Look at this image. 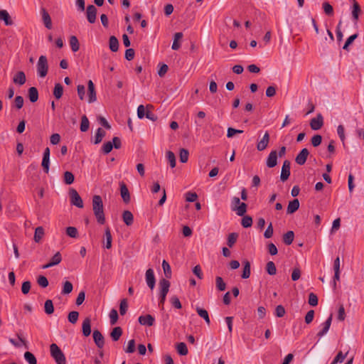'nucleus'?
Here are the masks:
<instances>
[{
	"mask_svg": "<svg viewBox=\"0 0 364 364\" xmlns=\"http://www.w3.org/2000/svg\"><path fill=\"white\" fill-rule=\"evenodd\" d=\"M44 311L48 315L54 312V306L52 300L48 299L46 301L44 304Z\"/></svg>",
	"mask_w": 364,
	"mask_h": 364,
	"instance_id": "nucleus-38",
	"label": "nucleus"
},
{
	"mask_svg": "<svg viewBox=\"0 0 364 364\" xmlns=\"http://www.w3.org/2000/svg\"><path fill=\"white\" fill-rule=\"evenodd\" d=\"M13 81L16 84H18L20 85H23L26 81L25 73L23 71H18L14 76Z\"/></svg>",
	"mask_w": 364,
	"mask_h": 364,
	"instance_id": "nucleus-23",
	"label": "nucleus"
},
{
	"mask_svg": "<svg viewBox=\"0 0 364 364\" xmlns=\"http://www.w3.org/2000/svg\"><path fill=\"white\" fill-rule=\"evenodd\" d=\"M145 278L148 287L151 289H153L155 287L156 279L154 270L152 269L149 268L146 271Z\"/></svg>",
	"mask_w": 364,
	"mask_h": 364,
	"instance_id": "nucleus-9",
	"label": "nucleus"
},
{
	"mask_svg": "<svg viewBox=\"0 0 364 364\" xmlns=\"http://www.w3.org/2000/svg\"><path fill=\"white\" fill-rule=\"evenodd\" d=\"M353 2V6H352V17L355 22V23H357V21H358L359 15L361 14L362 11L360 9V6L359 4L355 0H350Z\"/></svg>",
	"mask_w": 364,
	"mask_h": 364,
	"instance_id": "nucleus-12",
	"label": "nucleus"
},
{
	"mask_svg": "<svg viewBox=\"0 0 364 364\" xmlns=\"http://www.w3.org/2000/svg\"><path fill=\"white\" fill-rule=\"evenodd\" d=\"M299 208V201L298 199H294L288 204L287 213L293 214Z\"/></svg>",
	"mask_w": 364,
	"mask_h": 364,
	"instance_id": "nucleus-22",
	"label": "nucleus"
},
{
	"mask_svg": "<svg viewBox=\"0 0 364 364\" xmlns=\"http://www.w3.org/2000/svg\"><path fill=\"white\" fill-rule=\"evenodd\" d=\"M73 289V284L69 281H65L63 283L62 294H68L72 292Z\"/></svg>",
	"mask_w": 364,
	"mask_h": 364,
	"instance_id": "nucleus-41",
	"label": "nucleus"
},
{
	"mask_svg": "<svg viewBox=\"0 0 364 364\" xmlns=\"http://www.w3.org/2000/svg\"><path fill=\"white\" fill-rule=\"evenodd\" d=\"M196 310L198 313V314L201 317L203 318L205 323L208 324V325H210V318H209V315H208V312L205 310V309H203L199 306H197L196 308Z\"/></svg>",
	"mask_w": 364,
	"mask_h": 364,
	"instance_id": "nucleus-27",
	"label": "nucleus"
},
{
	"mask_svg": "<svg viewBox=\"0 0 364 364\" xmlns=\"http://www.w3.org/2000/svg\"><path fill=\"white\" fill-rule=\"evenodd\" d=\"M41 13L42 15V20L46 28L50 29L52 28V21L48 12L46 10V9L42 8L41 9Z\"/></svg>",
	"mask_w": 364,
	"mask_h": 364,
	"instance_id": "nucleus-16",
	"label": "nucleus"
},
{
	"mask_svg": "<svg viewBox=\"0 0 364 364\" xmlns=\"http://www.w3.org/2000/svg\"><path fill=\"white\" fill-rule=\"evenodd\" d=\"M105 238L106 241L105 247L107 249H110L112 247V237L109 228H107L105 230Z\"/></svg>",
	"mask_w": 364,
	"mask_h": 364,
	"instance_id": "nucleus-34",
	"label": "nucleus"
},
{
	"mask_svg": "<svg viewBox=\"0 0 364 364\" xmlns=\"http://www.w3.org/2000/svg\"><path fill=\"white\" fill-rule=\"evenodd\" d=\"M90 127V122L86 115H83L81 118L80 131L85 132L88 130Z\"/></svg>",
	"mask_w": 364,
	"mask_h": 364,
	"instance_id": "nucleus-39",
	"label": "nucleus"
},
{
	"mask_svg": "<svg viewBox=\"0 0 364 364\" xmlns=\"http://www.w3.org/2000/svg\"><path fill=\"white\" fill-rule=\"evenodd\" d=\"M167 159L170 164L171 168H174L176 166V156L173 152L171 151H168L166 153Z\"/></svg>",
	"mask_w": 364,
	"mask_h": 364,
	"instance_id": "nucleus-51",
	"label": "nucleus"
},
{
	"mask_svg": "<svg viewBox=\"0 0 364 364\" xmlns=\"http://www.w3.org/2000/svg\"><path fill=\"white\" fill-rule=\"evenodd\" d=\"M92 336L95 345L99 348H102L105 346V338L101 332L98 330H94Z\"/></svg>",
	"mask_w": 364,
	"mask_h": 364,
	"instance_id": "nucleus-10",
	"label": "nucleus"
},
{
	"mask_svg": "<svg viewBox=\"0 0 364 364\" xmlns=\"http://www.w3.org/2000/svg\"><path fill=\"white\" fill-rule=\"evenodd\" d=\"M0 20L4 21L6 26H11L14 23L6 10H0Z\"/></svg>",
	"mask_w": 364,
	"mask_h": 364,
	"instance_id": "nucleus-24",
	"label": "nucleus"
},
{
	"mask_svg": "<svg viewBox=\"0 0 364 364\" xmlns=\"http://www.w3.org/2000/svg\"><path fill=\"white\" fill-rule=\"evenodd\" d=\"M162 267L166 277L170 279L171 277V269L169 264L166 260H163Z\"/></svg>",
	"mask_w": 364,
	"mask_h": 364,
	"instance_id": "nucleus-44",
	"label": "nucleus"
},
{
	"mask_svg": "<svg viewBox=\"0 0 364 364\" xmlns=\"http://www.w3.org/2000/svg\"><path fill=\"white\" fill-rule=\"evenodd\" d=\"M216 287L219 291H224L226 288V284L221 277H216L215 278Z\"/></svg>",
	"mask_w": 364,
	"mask_h": 364,
	"instance_id": "nucleus-48",
	"label": "nucleus"
},
{
	"mask_svg": "<svg viewBox=\"0 0 364 364\" xmlns=\"http://www.w3.org/2000/svg\"><path fill=\"white\" fill-rule=\"evenodd\" d=\"M332 317L333 316L332 314H331L329 317L327 318V320L323 323H322V329L317 333V336L318 337H322L326 333H327L331 325Z\"/></svg>",
	"mask_w": 364,
	"mask_h": 364,
	"instance_id": "nucleus-18",
	"label": "nucleus"
},
{
	"mask_svg": "<svg viewBox=\"0 0 364 364\" xmlns=\"http://www.w3.org/2000/svg\"><path fill=\"white\" fill-rule=\"evenodd\" d=\"M92 210L97 223L100 225L105 224V216L104 213L103 202L100 196L95 195L92 197Z\"/></svg>",
	"mask_w": 364,
	"mask_h": 364,
	"instance_id": "nucleus-1",
	"label": "nucleus"
},
{
	"mask_svg": "<svg viewBox=\"0 0 364 364\" xmlns=\"http://www.w3.org/2000/svg\"><path fill=\"white\" fill-rule=\"evenodd\" d=\"M44 235V229L42 226L37 227L35 230L33 240L36 242H39Z\"/></svg>",
	"mask_w": 364,
	"mask_h": 364,
	"instance_id": "nucleus-33",
	"label": "nucleus"
},
{
	"mask_svg": "<svg viewBox=\"0 0 364 364\" xmlns=\"http://www.w3.org/2000/svg\"><path fill=\"white\" fill-rule=\"evenodd\" d=\"M28 97L31 102H36L38 100V91L36 87H31L28 89Z\"/></svg>",
	"mask_w": 364,
	"mask_h": 364,
	"instance_id": "nucleus-29",
	"label": "nucleus"
},
{
	"mask_svg": "<svg viewBox=\"0 0 364 364\" xmlns=\"http://www.w3.org/2000/svg\"><path fill=\"white\" fill-rule=\"evenodd\" d=\"M112 149H113V145H112V141H107L106 143H105L103 144V146L102 147V150L103 153L105 154H107L109 152H111Z\"/></svg>",
	"mask_w": 364,
	"mask_h": 364,
	"instance_id": "nucleus-62",
	"label": "nucleus"
},
{
	"mask_svg": "<svg viewBox=\"0 0 364 364\" xmlns=\"http://www.w3.org/2000/svg\"><path fill=\"white\" fill-rule=\"evenodd\" d=\"M277 164V151L276 150L272 151L266 161V165L268 168H274Z\"/></svg>",
	"mask_w": 364,
	"mask_h": 364,
	"instance_id": "nucleus-13",
	"label": "nucleus"
},
{
	"mask_svg": "<svg viewBox=\"0 0 364 364\" xmlns=\"http://www.w3.org/2000/svg\"><path fill=\"white\" fill-rule=\"evenodd\" d=\"M309 155V150L306 148L302 149L296 156L295 162L300 166L304 165L306 163Z\"/></svg>",
	"mask_w": 364,
	"mask_h": 364,
	"instance_id": "nucleus-8",
	"label": "nucleus"
},
{
	"mask_svg": "<svg viewBox=\"0 0 364 364\" xmlns=\"http://www.w3.org/2000/svg\"><path fill=\"white\" fill-rule=\"evenodd\" d=\"M348 354V352L346 354H343L341 351L338 352L336 356L334 358L333 360L332 361L331 364H336L338 363H342L344 359L346 358V355Z\"/></svg>",
	"mask_w": 364,
	"mask_h": 364,
	"instance_id": "nucleus-57",
	"label": "nucleus"
},
{
	"mask_svg": "<svg viewBox=\"0 0 364 364\" xmlns=\"http://www.w3.org/2000/svg\"><path fill=\"white\" fill-rule=\"evenodd\" d=\"M109 49L112 51V52H117L119 49V41H118V39L114 36H112L109 37Z\"/></svg>",
	"mask_w": 364,
	"mask_h": 364,
	"instance_id": "nucleus-28",
	"label": "nucleus"
},
{
	"mask_svg": "<svg viewBox=\"0 0 364 364\" xmlns=\"http://www.w3.org/2000/svg\"><path fill=\"white\" fill-rule=\"evenodd\" d=\"M69 194L70 196V203L73 205L80 208H83V201L75 189H70L69 191Z\"/></svg>",
	"mask_w": 364,
	"mask_h": 364,
	"instance_id": "nucleus-4",
	"label": "nucleus"
},
{
	"mask_svg": "<svg viewBox=\"0 0 364 364\" xmlns=\"http://www.w3.org/2000/svg\"><path fill=\"white\" fill-rule=\"evenodd\" d=\"M176 349L178 353L181 355H186L188 353L186 343L183 342L177 344Z\"/></svg>",
	"mask_w": 364,
	"mask_h": 364,
	"instance_id": "nucleus-43",
	"label": "nucleus"
},
{
	"mask_svg": "<svg viewBox=\"0 0 364 364\" xmlns=\"http://www.w3.org/2000/svg\"><path fill=\"white\" fill-rule=\"evenodd\" d=\"M286 313L285 309L282 305L277 306L275 309V315L279 317H283Z\"/></svg>",
	"mask_w": 364,
	"mask_h": 364,
	"instance_id": "nucleus-64",
	"label": "nucleus"
},
{
	"mask_svg": "<svg viewBox=\"0 0 364 364\" xmlns=\"http://www.w3.org/2000/svg\"><path fill=\"white\" fill-rule=\"evenodd\" d=\"M294 238V233L293 231L289 230L283 235V242L287 245H290Z\"/></svg>",
	"mask_w": 364,
	"mask_h": 364,
	"instance_id": "nucleus-31",
	"label": "nucleus"
},
{
	"mask_svg": "<svg viewBox=\"0 0 364 364\" xmlns=\"http://www.w3.org/2000/svg\"><path fill=\"white\" fill-rule=\"evenodd\" d=\"M233 210L237 211V214L240 216H243L247 212V205L245 203H242L237 208H232Z\"/></svg>",
	"mask_w": 364,
	"mask_h": 364,
	"instance_id": "nucleus-46",
	"label": "nucleus"
},
{
	"mask_svg": "<svg viewBox=\"0 0 364 364\" xmlns=\"http://www.w3.org/2000/svg\"><path fill=\"white\" fill-rule=\"evenodd\" d=\"M122 220L127 226H130L134 223V215L131 211L124 210L122 213Z\"/></svg>",
	"mask_w": 364,
	"mask_h": 364,
	"instance_id": "nucleus-21",
	"label": "nucleus"
},
{
	"mask_svg": "<svg viewBox=\"0 0 364 364\" xmlns=\"http://www.w3.org/2000/svg\"><path fill=\"white\" fill-rule=\"evenodd\" d=\"M266 270L269 275H275L277 273V268L275 264L272 261L267 263Z\"/></svg>",
	"mask_w": 364,
	"mask_h": 364,
	"instance_id": "nucleus-42",
	"label": "nucleus"
},
{
	"mask_svg": "<svg viewBox=\"0 0 364 364\" xmlns=\"http://www.w3.org/2000/svg\"><path fill=\"white\" fill-rule=\"evenodd\" d=\"M238 235L236 232L230 233L228 237V245L232 247L236 242Z\"/></svg>",
	"mask_w": 364,
	"mask_h": 364,
	"instance_id": "nucleus-55",
	"label": "nucleus"
},
{
	"mask_svg": "<svg viewBox=\"0 0 364 364\" xmlns=\"http://www.w3.org/2000/svg\"><path fill=\"white\" fill-rule=\"evenodd\" d=\"M37 282L39 286H41L43 288H46L48 286V279L43 275H41L37 279Z\"/></svg>",
	"mask_w": 364,
	"mask_h": 364,
	"instance_id": "nucleus-58",
	"label": "nucleus"
},
{
	"mask_svg": "<svg viewBox=\"0 0 364 364\" xmlns=\"http://www.w3.org/2000/svg\"><path fill=\"white\" fill-rule=\"evenodd\" d=\"M308 303L311 306H316L318 305V297L316 294L311 292L309 294Z\"/></svg>",
	"mask_w": 364,
	"mask_h": 364,
	"instance_id": "nucleus-52",
	"label": "nucleus"
},
{
	"mask_svg": "<svg viewBox=\"0 0 364 364\" xmlns=\"http://www.w3.org/2000/svg\"><path fill=\"white\" fill-rule=\"evenodd\" d=\"M66 234L73 238H76L77 237V230L75 227H68L66 228Z\"/></svg>",
	"mask_w": 364,
	"mask_h": 364,
	"instance_id": "nucleus-59",
	"label": "nucleus"
},
{
	"mask_svg": "<svg viewBox=\"0 0 364 364\" xmlns=\"http://www.w3.org/2000/svg\"><path fill=\"white\" fill-rule=\"evenodd\" d=\"M135 350V341L132 339L129 341L127 347L124 349V351L127 353H134Z\"/></svg>",
	"mask_w": 364,
	"mask_h": 364,
	"instance_id": "nucleus-61",
	"label": "nucleus"
},
{
	"mask_svg": "<svg viewBox=\"0 0 364 364\" xmlns=\"http://www.w3.org/2000/svg\"><path fill=\"white\" fill-rule=\"evenodd\" d=\"M324 13L328 16L333 15V6L327 1L323 2L322 5Z\"/></svg>",
	"mask_w": 364,
	"mask_h": 364,
	"instance_id": "nucleus-47",
	"label": "nucleus"
},
{
	"mask_svg": "<svg viewBox=\"0 0 364 364\" xmlns=\"http://www.w3.org/2000/svg\"><path fill=\"white\" fill-rule=\"evenodd\" d=\"M323 124V119L321 114H318L316 117L311 119L310 122V126L313 130L320 129Z\"/></svg>",
	"mask_w": 364,
	"mask_h": 364,
	"instance_id": "nucleus-11",
	"label": "nucleus"
},
{
	"mask_svg": "<svg viewBox=\"0 0 364 364\" xmlns=\"http://www.w3.org/2000/svg\"><path fill=\"white\" fill-rule=\"evenodd\" d=\"M269 134L268 132H266L264 134L262 139L257 143V149L258 151L264 150L269 144Z\"/></svg>",
	"mask_w": 364,
	"mask_h": 364,
	"instance_id": "nucleus-17",
	"label": "nucleus"
},
{
	"mask_svg": "<svg viewBox=\"0 0 364 364\" xmlns=\"http://www.w3.org/2000/svg\"><path fill=\"white\" fill-rule=\"evenodd\" d=\"M128 309V304L127 300L126 299H123L120 301L119 304V313L122 316L124 315Z\"/></svg>",
	"mask_w": 364,
	"mask_h": 364,
	"instance_id": "nucleus-50",
	"label": "nucleus"
},
{
	"mask_svg": "<svg viewBox=\"0 0 364 364\" xmlns=\"http://www.w3.org/2000/svg\"><path fill=\"white\" fill-rule=\"evenodd\" d=\"M61 260H62L61 255L59 252H58L52 257V259L50 260V264L51 265H57L61 262Z\"/></svg>",
	"mask_w": 364,
	"mask_h": 364,
	"instance_id": "nucleus-63",
	"label": "nucleus"
},
{
	"mask_svg": "<svg viewBox=\"0 0 364 364\" xmlns=\"http://www.w3.org/2000/svg\"><path fill=\"white\" fill-rule=\"evenodd\" d=\"M17 337L20 341L19 342H17L15 339L14 338H9V342L13 345L15 347H18L19 348L21 346V344L25 346L26 348H28V346L27 345V342L25 339H23L19 334H17Z\"/></svg>",
	"mask_w": 364,
	"mask_h": 364,
	"instance_id": "nucleus-30",
	"label": "nucleus"
},
{
	"mask_svg": "<svg viewBox=\"0 0 364 364\" xmlns=\"http://www.w3.org/2000/svg\"><path fill=\"white\" fill-rule=\"evenodd\" d=\"M82 334L87 337L91 333V320L90 318H85L82 325Z\"/></svg>",
	"mask_w": 364,
	"mask_h": 364,
	"instance_id": "nucleus-20",
	"label": "nucleus"
},
{
	"mask_svg": "<svg viewBox=\"0 0 364 364\" xmlns=\"http://www.w3.org/2000/svg\"><path fill=\"white\" fill-rule=\"evenodd\" d=\"M50 355L57 364H66V359L61 349L55 343L50 346Z\"/></svg>",
	"mask_w": 364,
	"mask_h": 364,
	"instance_id": "nucleus-2",
	"label": "nucleus"
},
{
	"mask_svg": "<svg viewBox=\"0 0 364 364\" xmlns=\"http://www.w3.org/2000/svg\"><path fill=\"white\" fill-rule=\"evenodd\" d=\"M183 36L181 32H177L174 34V39L171 47L173 50H177L180 48L181 44L178 41L183 38Z\"/></svg>",
	"mask_w": 364,
	"mask_h": 364,
	"instance_id": "nucleus-32",
	"label": "nucleus"
},
{
	"mask_svg": "<svg viewBox=\"0 0 364 364\" xmlns=\"http://www.w3.org/2000/svg\"><path fill=\"white\" fill-rule=\"evenodd\" d=\"M63 94V87L60 83H56L53 90V95L56 99H60Z\"/></svg>",
	"mask_w": 364,
	"mask_h": 364,
	"instance_id": "nucleus-36",
	"label": "nucleus"
},
{
	"mask_svg": "<svg viewBox=\"0 0 364 364\" xmlns=\"http://www.w3.org/2000/svg\"><path fill=\"white\" fill-rule=\"evenodd\" d=\"M139 323L143 326H152L154 324L155 318L150 314L140 316L138 319Z\"/></svg>",
	"mask_w": 364,
	"mask_h": 364,
	"instance_id": "nucleus-14",
	"label": "nucleus"
},
{
	"mask_svg": "<svg viewBox=\"0 0 364 364\" xmlns=\"http://www.w3.org/2000/svg\"><path fill=\"white\" fill-rule=\"evenodd\" d=\"M243 264L244 267L241 277L242 279H247L250 277L251 274L250 262L247 260H245L243 262Z\"/></svg>",
	"mask_w": 364,
	"mask_h": 364,
	"instance_id": "nucleus-25",
	"label": "nucleus"
},
{
	"mask_svg": "<svg viewBox=\"0 0 364 364\" xmlns=\"http://www.w3.org/2000/svg\"><path fill=\"white\" fill-rule=\"evenodd\" d=\"M97 8L94 5H88L86 9V18L90 23H95L97 19Z\"/></svg>",
	"mask_w": 364,
	"mask_h": 364,
	"instance_id": "nucleus-5",
	"label": "nucleus"
},
{
	"mask_svg": "<svg viewBox=\"0 0 364 364\" xmlns=\"http://www.w3.org/2000/svg\"><path fill=\"white\" fill-rule=\"evenodd\" d=\"M122 328L119 326L114 327L110 333V336L114 341H117L122 335Z\"/></svg>",
	"mask_w": 364,
	"mask_h": 364,
	"instance_id": "nucleus-26",
	"label": "nucleus"
},
{
	"mask_svg": "<svg viewBox=\"0 0 364 364\" xmlns=\"http://www.w3.org/2000/svg\"><path fill=\"white\" fill-rule=\"evenodd\" d=\"M311 141L312 146L316 147L321 144L322 141V136L319 134H316L311 138Z\"/></svg>",
	"mask_w": 364,
	"mask_h": 364,
	"instance_id": "nucleus-60",
	"label": "nucleus"
},
{
	"mask_svg": "<svg viewBox=\"0 0 364 364\" xmlns=\"http://www.w3.org/2000/svg\"><path fill=\"white\" fill-rule=\"evenodd\" d=\"M75 176L70 171H65L63 175L64 183L67 185H70L74 182Z\"/></svg>",
	"mask_w": 364,
	"mask_h": 364,
	"instance_id": "nucleus-37",
	"label": "nucleus"
},
{
	"mask_svg": "<svg viewBox=\"0 0 364 364\" xmlns=\"http://www.w3.org/2000/svg\"><path fill=\"white\" fill-rule=\"evenodd\" d=\"M241 224L244 228H250L252 225V218L250 216L245 215L242 218Z\"/></svg>",
	"mask_w": 364,
	"mask_h": 364,
	"instance_id": "nucleus-56",
	"label": "nucleus"
},
{
	"mask_svg": "<svg viewBox=\"0 0 364 364\" xmlns=\"http://www.w3.org/2000/svg\"><path fill=\"white\" fill-rule=\"evenodd\" d=\"M87 89H88V100L87 102L89 103H93L97 100V95L95 88V85L93 82L90 80L87 82Z\"/></svg>",
	"mask_w": 364,
	"mask_h": 364,
	"instance_id": "nucleus-7",
	"label": "nucleus"
},
{
	"mask_svg": "<svg viewBox=\"0 0 364 364\" xmlns=\"http://www.w3.org/2000/svg\"><path fill=\"white\" fill-rule=\"evenodd\" d=\"M188 156H189V152L187 149H181L180 150L179 158H180V161L181 163H186L188 160Z\"/></svg>",
	"mask_w": 364,
	"mask_h": 364,
	"instance_id": "nucleus-49",
	"label": "nucleus"
},
{
	"mask_svg": "<svg viewBox=\"0 0 364 364\" xmlns=\"http://www.w3.org/2000/svg\"><path fill=\"white\" fill-rule=\"evenodd\" d=\"M291 162L285 160L282 167L280 179L282 181H286L290 176Z\"/></svg>",
	"mask_w": 364,
	"mask_h": 364,
	"instance_id": "nucleus-6",
	"label": "nucleus"
},
{
	"mask_svg": "<svg viewBox=\"0 0 364 364\" xmlns=\"http://www.w3.org/2000/svg\"><path fill=\"white\" fill-rule=\"evenodd\" d=\"M36 69L37 74L40 77L43 78L47 75L48 72V63L46 56L41 55L39 57Z\"/></svg>",
	"mask_w": 364,
	"mask_h": 364,
	"instance_id": "nucleus-3",
	"label": "nucleus"
},
{
	"mask_svg": "<svg viewBox=\"0 0 364 364\" xmlns=\"http://www.w3.org/2000/svg\"><path fill=\"white\" fill-rule=\"evenodd\" d=\"M105 136V132L102 128H98L96 132L94 144H97L100 143Z\"/></svg>",
	"mask_w": 364,
	"mask_h": 364,
	"instance_id": "nucleus-40",
	"label": "nucleus"
},
{
	"mask_svg": "<svg viewBox=\"0 0 364 364\" xmlns=\"http://www.w3.org/2000/svg\"><path fill=\"white\" fill-rule=\"evenodd\" d=\"M70 45L73 52H77L80 49V43L76 36H72L70 38Z\"/></svg>",
	"mask_w": 364,
	"mask_h": 364,
	"instance_id": "nucleus-35",
	"label": "nucleus"
},
{
	"mask_svg": "<svg viewBox=\"0 0 364 364\" xmlns=\"http://www.w3.org/2000/svg\"><path fill=\"white\" fill-rule=\"evenodd\" d=\"M79 313L75 311H73L68 314V319L69 322L74 324L77 321Z\"/></svg>",
	"mask_w": 364,
	"mask_h": 364,
	"instance_id": "nucleus-54",
	"label": "nucleus"
},
{
	"mask_svg": "<svg viewBox=\"0 0 364 364\" xmlns=\"http://www.w3.org/2000/svg\"><path fill=\"white\" fill-rule=\"evenodd\" d=\"M120 194L125 203H129L130 202V193L124 182L120 183Z\"/></svg>",
	"mask_w": 364,
	"mask_h": 364,
	"instance_id": "nucleus-15",
	"label": "nucleus"
},
{
	"mask_svg": "<svg viewBox=\"0 0 364 364\" xmlns=\"http://www.w3.org/2000/svg\"><path fill=\"white\" fill-rule=\"evenodd\" d=\"M109 318H110V323L112 325H114L118 320V313L116 309H112L109 312Z\"/></svg>",
	"mask_w": 364,
	"mask_h": 364,
	"instance_id": "nucleus-53",
	"label": "nucleus"
},
{
	"mask_svg": "<svg viewBox=\"0 0 364 364\" xmlns=\"http://www.w3.org/2000/svg\"><path fill=\"white\" fill-rule=\"evenodd\" d=\"M159 287H160V296H166L169 287H170V282L168 280L166 279H161L159 281Z\"/></svg>",
	"mask_w": 364,
	"mask_h": 364,
	"instance_id": "nucleus-19",
	"label": "nucleus"
},
{
	"mask_svg": "<svg viewBox=\"0 0 364 364\" xmlns=\"http://www.w3.org/2000/svg\"><path fill=\"white\" fill-rule=\"evenodd\" d=\"M24 358L29 364H37L35 355L29 351H26L24 353Z\"/></svg>",
	"mask_w": 364,
	"mask_h": 364,
	"instance_id": "nucleus-45",
	"label": "nucleus"
}]
</instances>
